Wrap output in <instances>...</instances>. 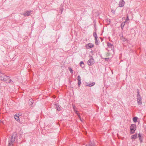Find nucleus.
Returning <instances> with one entry per match:
<instances>
[{
  "instance_id": "nucleus-12",
  "label": "nucleus",
  "mask_w": 146,
  "mask_h": 146,
  "mask_svg": "<svg viewBox=\"0 0 146 146\" xmlns=\"http://www.w3.org/2000/svg\"><path fill=\"white\" fill-rule=\"evenodd\" d=\"M107 45L108 47L111 48V49H113L114 48V46L113 44H111L109 42L107 43Z\"/></svg>"
},
{
  "instance_id": "nucleus-6",
  "label": "nucleus",
  "mask_w": 146,
  "mask_h": 146,
  "mask_svg": "<svg viewBox=\"0 0 146 146\" xmlns=\"http://www.w3.org/2000/svg\"><path fill=\"white\" fill-rule=\"evenodd\" d=\"M86 86L89 87H92L95 84V83L94 82H86Z\"/></svg>"
},
{
  "instance_id": "nucleus-4",
  "label": "nucleus",
  "mask_w": 146,
  "mask_h": 146,
  "mask_svg": "<svg viewBox=\"0 0 146 146\" xmlns=\"http://www.w3.org/2000/svg\"><path fill=\"white\" fill-rule=\"evenodd\" d=\"M141 98L139 94V93H138L137 94V103L139 105L142 104Z\"/></svg>"
},
{
  "instance_id": "nucleus-7",
  "label": "nucleus",
  "mask_w": 146,
  "mask_h": 146,
  "mask_svg": "<svg viewBox=\"0 0 146 146\" xmlns=\"http://www.w3.org/2000/svg\"><path fill=\"white\" fill-rule=\"evenodd\" d=\"M32 11H27L23 14V15L25 16H29L31 14H32Z\"/></svg>"
},
{
  "instance_id": "nucleus-9",
  "label": "nucleus",
  "mask_w": 146,
  "mask_h": 146,
  "mask_svg": "<svg viewBox=\"0 0 146 146\" xmlns=\"http://www.w3.org/2000/svg\"><path fill=\"white\" fill-rule=\"evenodd\" d=\"M124 4L125 2L123 0H122L119 1V5L120 7H122L124 6Z\"/></svg>"
},
{
  "instance_id": "nucleus-29",
  "label": "nucleus",
  "mask_w": 146,
  "mask_h": 146,
  "mask_svg": "<svg viewBox=\"0 0 146 146\" xmlns=\"http://www.w3.org/2000/svg\"><path fill=\"white\" fill-rule=\"evenodd\" d=\"M0 74H1V72H0Z\"/></svg>"
},
{
  "instance_id": "nucleus-15",
  "label": "nucleus",
  "mask_w": 146,
  "mask_h": 146,
  "mask_svg": "<svg viewBox=\"0 0 146 146\" xmlns=\"http://www.w3.org/2000/svg\"><path fill=\"white\" fill-rule=\"evenodd\" d=\"M94 46V45L90 43L88 44L87 45V48H88V47L90 48H92Z\"/></svg>"
},
{
  "instance_id": "nucleus-20",
  "label": "nucleus",
  "mask_w": 146,
  "mask_h": 146,
  "mask_svg": "<svg viewBox=\"0 0 146 146\" xmlns=\"http://www.w3.org/2000/svg\"><path fill=\"white\" fill-rule=\"evenodd\" d=\"M69 70V71L72 74L73 73V71L72 69L70 68H68Z\"/></svg>"
},
{
  "instance_id": "nucleus-30",
  "label": "nucleus",
  "mask_w": 146,
  "mask_h": 146,
  "mask_svg": "<svg viewBox=\"0 0 146 146\" xmlns=\"http://www.w3.org/2000/svg\"><path fill=\"white\" fill-rule=\"evenodd\" d=\"M77 111L76 112V113L78 114V113H77Z\"/></svg>"
},
{
  "instance_id": "nucleus-11",
  "label": "nucleus",
  "mask_w": 146,
  "mask_h": 146,
  "mask_svg": "<svg viewBox=\"0 0 146 146\" xmlns=\"http://www.w3.org/2000/svg\"><path fill=\"white\" fill-rule=\"evenodd\" d=\"M15 119L18 121H20L19 118V115L18 114H16L14 116Z\"/></svg>"
},
{
  "instance_id": "nucleus-23",
  "label": "nucleus",
  "mask_w": 146,
  "mask_h": 146,
  "mask_svg": "<svg viewBox=\"0 0 146 146\" xmlns=\"http://www.w3.org/2000/svg\"><path fill=\"white\" fill-rule=\"evenodd\" d=\"M111 12H112L114 14L115 12V11L114 10L112 9L111 10Z\"/></svg>"
},
{
  "instance_id": "nucleus-16",
  "label": "nucleus",
  "mask_w": 146,
  "mask_h": 146,
  "mask_svg": "<svg viewBox=\"0 0 146 146\" xmlns=\"http://www.w3.org/2000/svg\"><path fill=\"white\" fill-rule=\"evenodd\" d=\"M137 134L132 135L131 137V138L132 139H135L137 137Z\"/></svg>"
},
{
  "instance_id": "nucleus-22",
  "label": "nucleus",
  "mask_w": 146,
  "mask_h": 146,
  "mask_svg": "<svg viewBox=\"0 0 146 146\" xmlns=\"http://www.w3.org/2000/svg\"><path fill=\"white\" fill-rule=\"evenodd\" d=\"M84 64V62L82 61H81L80 62V66H81L82 67H83V66H82V64Z\"/></svg>"
},
{
  "instance_id": "nucleus-24",
  "label": "nucleus",
  "mask_w": 146,
  "mask_h": 146,
  "mask_svg": "<svg viewBox=\"0 0 146 146\" xmlns=\"http://www.w3.org/2000/svg\"><path fill=\"white\" fill-rule=\"evenodd\" d=\"M127 21H128V15H127L126 16L125 22H127Z\"/></svg>"
},
{
  "instance_id": "nucleus-2",
  "label": "nucleus",
  "mask_w": 146,
  "mask_h": 146,
  "mask_svg": "<svg viewBox=\"0 0 146 146\" xmlns=\"http://www.w3.org/2000/svg\"><path fill=\"white\" fill-rule=\"evenodd\" d=\"M136 129V126L134 124H132L130 127V132L131 134L134 133Z\"/></svg>"
},
{
  "instance_id": "nucleus-17",
  "label": "nucleus",
  "mask_w": 146,
  "mask_h": 146,
  "mask_svg": "<svg viewBox=\"0 0 146 146\" xmlns=\"http://www.w3.org/2000/svg\"><path fill=\"white\" fill-rule=\"evenodd\" d=\"M95 43L96 45H98L99 44V42L97 40V38H95Z\"/></svg>"
},
{
  "instance_id": "nucleus-19",
  "label": "nucleus",
  "mask_w": 146,
  "mask_h": 146,
  "mask_svg": "<svg viewBox=\"0 0 146 146\" xmlns=\"http://www.w3.org/2000/svg\"><path fill=\"white\" fill-rule=\"evenodd\" d=\"M137 118L136 117H134L133 118V121L134 122H137Z\"/></svg>"
},
{
  "instance_id": "nucleus-1",
  "label": "nucleus",
  "mask_w": 146,
  "mask_h": 146,
  "mask_svg": "<svg viewBox=\"0 0 146 146\" xmlns=\"http://www.w3.org/2000/svg\"><path fill=\"white\" fill-rule=\"evenodd\" d=\"M0 75V80L4 81H6L7 83H10L13 84V82L10 79V77L8 76H6L4 74H1Z\"/></svg>"
},
{
  "instance_id": "nucleus-10",
  "label": "nucleus",
  "mask_w": 146,
  "mask_h": 146,
  "mask_svg": "<svg viewBox=\"0 0 146 146\" xmlns=\"http://www.w3.org/2000/svg\"><path fill=\"white\" fill-rule=\"evenodd\" d=\"M77 79L78 80V86L80 87V85L81 84V78L80 76V75H78L77 78Z\"/></svg>"
},
{
  "instance_id": "nucleus-26",
  "label": "nucleus",
  "mask_w": 146,
  "mask_h": 146,
  "mask_svg": "<svg viewBox=\"0 0 146 146\" xmlns=\"http://www.w3.org/2000/svg\"><path fill=\"white\" fill-rule=\"evenodd\" d=\"M138 136H139V139H140L141 136V135L140 133L139 134Z\"/></svg>"
},
{
  "instance_id": "nucleus-27",
  "label": "nucleus",
  "mask_w": 146,
  "mask_h": 146,
  "mask_svg": "<svg viewBox=\"0 0 146 146\" xmlns=\"http://www.w3.org/2000/svg\"><path fill=\"white\" fill-rule=\"evenodd\" d=\"M63 8H62V9H61V13H62V12L63 11Z\"/></svg>"
},
{
  "instance_id": "nucleus-25",
  "label": "nucleus",
  "mask_w": 146,
  "mask_h": 146,
  "mask_svg": "<svg viewBox=\"0 0 146 146\" xmlns=\"http://www.w3.org/2000/svg\"><path fill=\"white\" fill-rule=\"evenodd\" d=\"M12 144H11V142H9V144H8L9 146H12Z\"/></svg>"
},
{
  "instance_id": "nucleus-3",
  "label": "nucleus",
  "mask_w": 146,
  "mask_h": 146,
  "mask_svg": "<svg viewBox=\"0 0 146 146\" xmlns=\"http://www.w3.org/2000/svg\"><path fill=\"white\" fill-rule=\"evenodd\" d=\"M17 133L16 132L13 133V135L11 137V140L10 142L11 143V144H12L14 142L15 139V138L17 136Z\"/></svg>"
},
{
  "instance_id": "nucleus-21",
  "label": "nucleus",
  "mask_w": 146,
  "mask_h": 146,
  "mask_svg": "<svg viewBox=\"0 0 146 146\" xmlns=\"http://www.w3.org/2000/svg\"><path fill=\"white\" fill-rule=\"evenodd\" d=\"M125 22H123L121 24V27L122 28L124 26V25H125Z\"/></svg>"
},
{
  "instance_id": "nucleus-14",
  "label": "nucleus",
  "mask_w": 146,
  "mask_h": 146,
  "mask_svg": "<svg viewBox=\"0 0 146 146\" xmlns=\"http://www.w3.org/2000/svg\"><path fill=\"white\" fill-rule=\"evenodd\" d=\"M56 106L57 110L58 111H60L61 110L60 107V105L57 104H56Z\"/></svg>"
},
{
  "instance_id": "nucleus-5",
  "label": "nucleus",
  "mask_w": 146,
  "mask_h": 146,
  "mask_svg": "<svg viewBox=\"0 0 146 146\" xmlns=\"http://www.w3.org/2000/svg\"><path fill=\"white\" fill-rule=\"evenodd\" d=\"M91 57L88 61V64L89 66L92 65L94 62V60L92 57Z\"/></svg>"
},
{
  "instance_id": "nucleus-18",
  "label": "nucleus",
  "mask_w": 146,
  "mask_h": 146,
  "mask_svg": "<svg viewBox=\"0 0 146 146\" xmlns=\"http://www.w3.org/2000/svg\"><path fill=\"white\" fill-rule=\"evenodd\" d=\"M93 36H94L95 38V39H96V38H97V34L96 32H94L93 33Z\"/></svg>"
},
{
  "instance_id": "nucleus-13",
  "label": "nucleus",
  "mask_w": 146,
  "mask_h": 146,
  "mask_svg": "<svg viewBox=\"0 0 146 146\" xmlns=\"http://www.w3.org/2000/svg\"><path fill=\"white\" fill-rule=\"evenodd\" d=\"M33 100L32 99H30L29 100V105L31 106H32V105L33 104Z\"/></svg>"
},
{
  "instance_id": "nucleus-28",
  "label": "nucleus",
  "mask_w": 146,
  "mask_h": 146,
  "mask_svg": "<svg viewBox=\"0 0 146 146\" xmlns=\"http://www.w3.org/2000/svg\"><path fill=\"white\" fill-rule=\"evenodd\" d=\"M61 7H62V5H61Z\"/></svg>"
},
{
  "instance_id": "nucleus-8",
  "label": "nucleus",
  "mask_w": 146,
  "mask_h": 146,
  "mask_svg": "<svg viewBox=\"0 0 146 146\" xmlns=\"http://www.w3.org/2000/svg\"><path fill=\"white\" fill-rule=\"evenodd\" d=\"M86 146H96V144L94 141H90L88 144H86Z\"/></svg>"
}]
</instances>
